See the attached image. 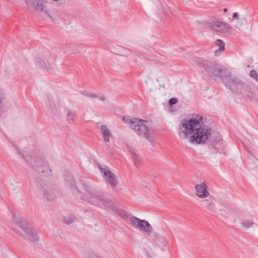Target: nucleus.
<instances>
[{
	"label": "nucleus",
	"mask_w": 258,
	"mask_h": 258,
	"mask_svg": "<svg viewBox=\"0 0 258 258\" xmlns=\"http://www.w3.org/2000/svg\"><path fill=\"white\" fill-rule=\"evenodd\" d=\"M84 188L86 193L85 197H82V200L87 201L95 206L103 207L108 210L112 209L113 202L106 197L102 191L96 190L87 184H84Z\"/></svg>",
	"instance_id": "nucleus-1"
},
{
	"label": "nucleus",
	"mask_w": 258,
	"mask_h": 258,
	"mask_svg": "<svg viewBox=\"0 0 258 258\" xmlns=\"http://www.w3.org/2000/svg\"><path fill=\"white\" fill-rule=\"evenodd\" d=\"M200 67H204L207 73L211 76L220 77L224 84L229 78V72L226 69L221 68L214 62L209 61L200 58H195L193 60Z\"/></svg>",
	"instance_id": "nucleus-2"
},
{
	"label": "nucleus",
	"mask_w": 258,
	"mask_h": 258,
	"mask_svg": "<svg viewBox=\"0 0 258 258\" xmlns=\"http://www.w3.org/2000/svg\"><path fill=\"white\" fill-rule=\"evenodd\" d=\"M202 119L203 117L199 115H197L195 119L189 118L196 124L195 134L189 138V141L192 144L204 143L211 136V129L205 125H201L200 122Z\"/></svg>",
	"instance_id": "nucleus-3"
},
{
	"label": "nucleus",
	"mask_w": 258,
	"mask_h": 258,
	"mask_svg": "<svg viewBox=\"0 0 258 258\" xmlns=\"http://www.w3.org/2000/svg\"><path fill=\"white\" fill-rule=\"evenodd\" d=\"M122 120L130 125V127L141 137L146 138L151 143L154 142L152 135L148 132V127L145 124L146 121L137 118H130L128 116H124Z\"/></svg>",
	"instance_id": "nucleus-4"
},
{
	"label": "nucleus",
	"mask_w": 258,
	"mask_h": 258,
	"mask_svg": "<svg viewBox=\"0 0 258 258\" xmlns=\"http://www.w3.org/2000/svg\"><path fill=\"white\" fill-rule=\"evenodd\" d=\"M22 158L29 164L32 168L39 173H42L47 175H50L52 173L51 170L49 168L46 161L39 157H31L22 155Z\"/></svg>",
	"instance_id": "nucleus-5"
},
{
	"label": "nucleus",
	"mask_w": 258,
	"mask_h": 258,
	"mask_svg": "<svg viewBox=\"0 0 258 258\" xmlns=\"http://www.w3.org/2000/svg\"><path fill=\"white\" fill-rule=\"evenodd\" d=\"M196 124L189 118L183 119L179 126L178 134L182 140L188 139L191 134L194 135L195 132Z\"/></svg>",
	"instance_id": "nucleus-6"
},
{
	"label": "nucleus",
	"mask_w": 258,
	"mask_h": 258,
	"mask_svg": "<svg viewBox=\"0 0 258 258\" xmlns=\"http://www.w3.org/2000/svg\"><path fill=\"white\" fill-rule=\"evenodd\" d=\"M225 85L233 92L242 94L247 84L242 83L238 79L230 74L229 78L224 83Z\"/></svg>",
	"instance_id": "nucleus-7"
},
{
	"label": "nucleus",
	"mask_w": 258,
	"mask_h": 258,
	"mask_svg": "<svg viewBox=\"0 0 258 258\" xmlns=\"http://www.w3.org/2000/svg\"><path fill=\"white\" fill-rule=\"evenodd\" d=\"M102 174L106 181L107 184L111 186L114 190H116V187L118 184L117 176L112 172L108 168L103 167L99 166Z\"/></svg>",
	"instance_id": "nucleus-8"
},
{
	"label": "nucleus",
	"mask_w": 258,
	"mask_h": 258,
	"mask_svg": "<svg viewBox=\"0 0 258 258\" xmlns=\"http://www.w3.org/2000/svg\"><path fill=\"white\" fill-rule=\"evenodd\" d=\"M131 221L135 228L140 229L148 235L152 232L153 228L152 226L145 220H142L136 217L132 216L131 218Z\"/></svg>",
	"instance_id": "nucleus-9"
},
{
	"label": "nucleus",
	"mask_w": 258,
	"mask_h": 258,
	"mask_svg": "<svg viewBox=\"0 0 258 258\" xmlns=\"http://www.w3.org/2000/svg\"><path fill=\"white\" fill-rule=\"evenodd\" d=\"M38 191L46 201H52L55 197L50 186L47 184L39 185L38 187Z\"/></svg>",
	"instance_id": "nucleus-10"
},
{
	"label": "nucleus",
	"mask_w": 258,
	"mask_h": 258,
	"mask_svg": "<svg viewBox=\"0 0 258 258\" xmlns=\"http://www.w3.org/2000/svg\"><path fill=\"white\" fill-rule=\"evenodd\" d=\"M209 27L211 30L221 33H228L230 28L228 24L220 21H213L209 24Z\"/></svg>",
	"instance_id": "nucleus-11"
},
{
	"label": "nucleus",
	"mask_w": 258,
	"mask_h": 258,
	"mask_svg": "<svg viewBox=\"0 0 258 258\" xmlns=\"http://www.w3.org/2000/svg\"><path fill=\"white\" fill-rule=\"evenodd\" d=\"M25 3L28 9L36 12H41L44 9V5L42 0H26Z\"/></svg>",
	"instance_id": "nucleus-12"
},
{
	"label": "nucleus",
	"mask_w": 258,
	"mask_h": 258,
	"mask_svg": "<svg viewBox=\"0 0 258 258\" xmlns=\"http://www.w3.org/2000/svg\"><path fill=\"white\" fill-rule=\"evenodd\" d=\"M210 147L211 149H214L217 153L225 154L222 140L220 136L213 137L210 143Z\"/></svg>",
	"instance_id": "nucleus-13"
},
{
	"label": "nucleus",
	"mask_w": 258,
	"mask_h": 258,
	"mask_svg": "<svg viewBox=\"0 0 258 258\" xmlns=\"http://www.w3.org/2000/svg\"><path fill=\"white\" fill-rule=\"evenodd\" d=\"M45 104L52 113L55 114L58 113L59 110V103L57 100L48 96L45 100Z\"/></svg>",
	"instance_id": "nucleus-14"
},
{
	"label": "nucleus",
	"mask_w": 258,
	"mask_h": 258,
	"mask_svg": "<svg viewBox=\"0 0 258 258\" xmlns=\"http://www.w3.org/2000/svg\"><path fill=\"white\" fill-rule=\"evenodd\" d=\"M196 195L200 198L203 199L207 198L209 195L208 191V187L205 182L195 186Z\"/></svg>",
	"instance_id": "nucleus-15"
},
{
	"label": "nucleus",
	"mask_w": 258,
	"mask_h": 258,
	"mask_svg": "<svg viewBox=\"0 0 258 258\" xmlns=\"http://www.w3.org/2000/svg\"><path fill=\"white\" fill-rule=\"evenodd\" d=\"M152 241L154 245L160 247L164 250L163 248L166 246V241L163 236L160 235L158 232H153Z\"/></svg>",
	"instance_id": "nucleus-16"
},
{
	"label": "nucleus",
	"mask_w": 258,
	"mask_h": 258,
	"mask_svg": "<svg viewBox=\"0 0 258 258\" xmlns=\"http://www.w3.org/2000/svg\"><path fill=\"white\" fill-rule=\"evenodd\" d=\"M217 211L222 216L226 217H228L229 215H232L234 212V210L228 205H220Z\"/></svg>",
	"instance_id": "nucleus-17"
},
{
	"label": "nucleus",
	"mask_w": 258,
	"mask_h": 258,
	"mask_svg": "<svg viewBox=\"0 0 258 258\" xmlns=\"http://www.w3.org/2000/svg\"><path fill=\"white\" fill-rule=\"evenodd\" d=\"M202 205L207 208L211 212H213L215 208V200L212 197H209L201 202Z\"/></svg>",
	"instance_id": "nucleus-18"
},
{
	"label": "nucleus",
	"mask_w": 258,
	"mask_h": 258,
	"mask_svg": "<svg viewBox=\"0 0 258 258\" xmlns=\"http://www.w3.org/2000/svg\"><path fill=\"white\" fill-rule=\"evenodd\" d=\"M24 233L29 240L32 242H36L38 240L37 233L36 230L33 228L29 227Z\"/></svg>",
	"instance_id": "nucleus-19"
},
{
	"label": "nucleus",
	"mask_w": 258,
	"mask_h": 258,
	"mask_svg": "<svg viewBox=\"0 0 258 258\" xmlns=\"http://www.w3.org/2000/svg\"><path fill=\"white\" fill-rule=\"evenodd\" d=\"M129 151L134 161L135 165L138 168L142 164V158L138 154L137 150L134 148H130Z\"/></svg>",
	"instance_id": "nucleus-20"
},
{
	"label": "nucleus",
	"mask_w": 258,
	"mask_h": 258,
	"mask_svg": "<svg viewBox=\"0 0 258 258\" xmlns=\"http://www.w3.org/2000/svg\"><path fill=\"white\" fill-rule=\"evenodd\" d=\"M13 220L24 232L28 228V223L25 219L13 215Z\"/></svg>",
	"instance_id": "nucleus-21"
},
{
	"label": "nucleus",
	"mask_w": 258,
	"mask_h": 258,
	"mask_svg": "<svg viewBox=\"0 0 258 258\" xmlns=\"http://www.w3.org/2000/svg\"><path fill=\"white\" fill-rule=\"evenodd\" d=\"M101 134L103 136L104 142H108L110 140L109 137L111 136V133L108 128L104 125H101L100 127Z\"/></svg>",
	"instance_id": "nucleus-22"
},
{
	"label": "nucleus",
	"mask_w": 258,
	"mask_h": 258,
	"mask_svg": "<svg viewBox=\"0 0 258 258\" xmlns=\"http://www.w3.org/2000/svg\"><path fill=\"white\" fill-rule=\"evenodd\" d=\"M66 184L73 192L78 191V189L76 186V181L72 177L69 176L66 179Z\"/></svg>",
	"instance_id": "nucleus-23"
},
{
	"label": "nucleus",
	"mask_w": 258,
	"mask_h": 258,
	"mask_svg": "<svg viewBox=\"0 0 258 258\" xmlns=\"http://www.w3.org/2000/svg\"><path fill=\"white\" fill-rule=\"evenodd\" d=\"M242 226L245 228H249L253 226L254 225V221L252 218L243 219L240 222Z\"/></svg>",
	"instance_id": "nucleus-24"
},
{
	"label": "nucleus",
	"mask_w": 258,
	"mask_h": 258,
	"mask_svg": "<svg viewBox=\"0 0 258 258\" xmlns=\"http://www.w3.org/2000/svg\"><path fill=\"white\" fill-rule=\"evenodd\" d=\"M216 44L219 47L218 49L215 51L216 54H217L218 51H222L225 49V43L222 40L217 39L216 42Z\"/></svg>",
	"instance_id": "nucleus-25"
},
{
	"label": "nucleus",
	"mask_w": 258,
	"mask_h": 258,
	"mask_svg": "<svg viewBox=\"0 0 258 258\" xmlns=\"http://www.w3.org/2000/svg\"><path fill=\"white\" fill-rule=\"evenodd\" d=\"M83 94H84L85 96L91 97V98H97L99 99L101 101H104L106 99L104 95H99L96 94H93L87 92L86 93H82Z\"/></svg>",
	"instance_id": "nucleus-26"
},
{
	"label": "nucleus",
	"mask_w": 258,
	"mask_h": 258,
	"mask_svg": "<svg viewBox=\"0 0 258 258\" xmlns=\"http://www.w3.org/2000/svg\"><path fill=\"white\" fill-rule=\"evenodd\" d=\"M242 94L251 99H252L254 97L253 92L251 89L248 85L245 86V89L244 90V92Z\"/></svg>",
	"instance_id": "nucleus-27"
},
{
	"label": "nucleus",
	"mask_w": 258,
	"mask_h": 258,
	"mask_svg": "<svg viewBox=\"0 0 258 258\" xmlns=\"http://www.w3.org/2000/svg\"><path fill=\"white\" fill-rule=\"evenodd\" d=\"M40 66L41 67H43L44 68H45L47 70L49 71L50 70H52L54 64L53 63H51V64L48 63V65L46 64V62H45L44 60H42V62L40 61Z\"/></svg>",
	"instance_id": "nucleus-28"
},
{
	"label": "nucleus",
	"mask_w": 258,
	"mask_h": 258,
	"mask_svg": "<svg viewBox=\"0 0 258 258\" xmlns=\"http://www.w3.org/2000/svg\"><path fill=\"white\" fill-rule=\"evenodd\" d=\"M76 118L75 114L71 111H69L67 115V120L70 123H73L75 121Z\"/></svg>",
	"instance_id": "nucleus-29"
},
{
	"label": "nucleus",
	"mask_w": 258,
	"mask_h": 258,
	"mask_svg": "<svg viewBox=\"0 0 258 258\" xmlns=\"http://www.w3.org/2000/svg\"><path fill=\"white\" fill-rule=\"evenodd\" d=\"M246 22V20L245 18H237L235 27L239 29L241 26L245 24Z\"/></svg>",
	"instance_id": "nucleus-30"
},
{
	"label": "nucleus",
	"mask_w": 258,
	"mask_h": 258,
	"mask_svg": "<svg viewBox=\"0 0 258 258\" xmlns=\"http://www.w3.org/2000/svg\"><path fill=\"white\" fill-rule=\"evenodd\" d=\"M121 49H122V51H120V52L122 53L121 55H122L127 56L132 52V50L124 47H121Z\"/></svg>",
	"instance_id": "nucleus-31"
},
{
	"label": "nucleus",
	"mask_w": 258,
	"mask_h": 258,
	"mask_svg": "<svg viewBox=\"0 0 258 258\" xmlns=\"http://www.w3.org/2000/svg\"><path fill=\"white\" fill-rule=\"evenodd\" d=\"M118 213L120 215V216L122 217L123 218H126L128 216L127 213L124 211L119 210L118 212Z\"/></svg>",
	"instance_id": "nucleus-32"
},
{
	"label": "nucleus",
	"mask_w": 258,
	"mask_h": 258,
	"mask_svg": "<svg viewBox=\"0 0 258 258\" xmlns=\"http://www.w3.org/2000/svg\"><path fill=\"white\" fill-rule=\"evenodd\" d=\"M64 220H65L66 223L68 224H71L74 221V219L71 217H67L65 218Z\"/></svg>",
	"instance_id": "nucleus-33"
},
{
	"label": "nucleus",
	"mask_w": 258,
	"mask_h": 258,
	"mask_svg": "<svg viewBox=\"0 0 258 258\" xmlns=\"http://www.w3.org/2000/svg\"><path fill=\"white\" fill-rule=\"evenodd\" d=\"M177 103V99L174 98H172L169 100V104L170 105H173Z\"/></svg>",
	"instance_id": "nucleus-34"
},
{
	"label": "nucleus",
	"mask_w": 258,
	"mask_h": 258,
	"mask_svg": "<svg viewBox=\"0 0 258 258\" xmlns=\"http://www.w3.org/2000/svg\"><path fill=\"white\" fill-rule=\"evenodd\" d=\"M258 75V74L257 73V72L254 71V70H252L250 72V73H249V75L251 77L253 78L254 79V78L256 76V75Z\"/></svg>",
	"instance_id": "nucleus-35"
},
{
	"label": "nucleus",
	"mask_w": 258,
	"mask_h": 258,
	"mask_svg": "<svg viewBox=\"0 0 258 258\" xmlns=\"http://www.w3.org/2000/svg\"><path fill=\"white\" fill-rule=\"evenodd\" d=\"M250 159H251L253 164L254 166H255L256 162L257 160L252 155H251V158Z\"/></svg>",
	"instance_id": "nucleus-36"
},
{
	"label": "nucleus",
	"mask_w": 258,
	"mask_h": 258,
	"mask_svg": "<svg viewBox=\"0 0 258 258\" xmlns=\"http://www.w3.org/2000/svg\"><path fill=\"white\" fill-rule=\"evenodd\" d=\"M5 98V94L0 91V105L2 104L3 102V100Z\"/></svg>",
	"instance_id": "nucleus-37"
},
{
	"label": "nucleus",
	"mask_w": 258,
	"mask_h": 258,
	"mask_svg": "<svg viewBox=\"0 0 258 258\" xmlns=\"http://www.w3.org/2000/svg\"><path fill=\"white\" fill-rule=\"evenodd\" d=\"M106 150L109 151L111 153L113 154V152L110 149V147L108 144L106 145L105 147Z\"/></svg>",
	"instance_id": "nucleus-38"
},
{
	"label": "nucleus",
	"mask_w": 258,
	"mask_h": 258,
	"mask_svg": "<svg viewBox=\"0 0 258 258\" xmlns=\"http://www.w3.org/2000/svg\"><path fill=\"white\" fill-rule=\"evenodd\" d=\"M233 18H235V19H237V18H239L238 17V13H236V12H235L233 13V18L231 19V21H233Z\"/></svg>",
	"instance_id": "nucleus-39"
},
{
	"label": "nucleus",
	"mask_w": 258,
	"mask_h": 258,
	"mask_svg": "<svg viewBox=\"0 0 258 258\" xmlns=\"http://www.w3.org/2000/svg\"><path fill=\"white\" fill-rule=\"evenodd\" d=\"M91 258H100L98 255H92L91 256Z\"/></svg>",
	"instance_id": "nucleus-40"
},
{
	"label": "nucleus",
	"mask_w": 258,
	"mask_h": 258,
	"mask_svg": "<svg viewBox=\"0 0 258 258\" xmlns=\"http://www.w3.org/2000/svg\"><path fill=\"white\" fill-rule=\"evenodd\" d=\"M254 79L258 82V74L254 78Z\"/></svg>",
	"instance_id": "nucleus-41"
},
{
	"label": "nucleus",
	"mask_w": 258,
	"mask_h": 258,
	"mask_svg": "<svg viewBox=\"0 0 258 258\" xmlns=\"http://www.w3.org/2000/svg\"><path fill=\"white\" fill-rule=\"evenodd\" d=\"M17 233H18L20 235H21L22 236H23V234L21 232H20L19 231H17Z\"/></svg>",
	"instance_id": "nucleus-42"
},
{
	"label": "nucleus",
	"mask_w": 258,
	"mask_h": 258,
	"mask_svg": "<svg viewBox=\"0 0 258 258\" xmlns=\"http://www.w3.org/2000/svg\"><path fill=\"white\" fill-rule=\"evenodd\" d=\"M44 12H45V13L48 15V16H49V17H50V15H49V14L48 13V12H47V11H45Z\"/></svg>",
	"instance_id": "nucleus-43"
},
{
	"label": "nucleus",
	"mask_w": 258,
	"mask_h": 258,
	"mask_svg": "<svg viewBox=\"0 0 258 258\" xmlns=\"http://www.w3.org/2000/svg\"><path fill=\"white\" fill-rule=\"evenodd\" d=\"M227 11V9H225L224 10V12L225 13H226Z\"/></svg>",
	"instance_id": "nucleus-44"
}]
</instances>
